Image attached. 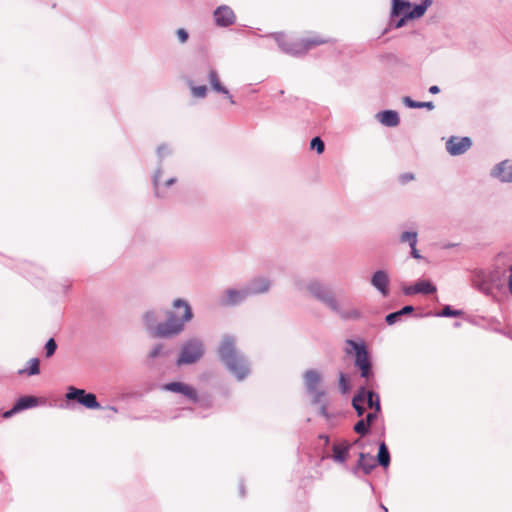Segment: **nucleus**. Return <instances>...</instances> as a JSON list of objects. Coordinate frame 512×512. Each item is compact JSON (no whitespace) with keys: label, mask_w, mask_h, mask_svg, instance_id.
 I'll return each instance as SVG.
<instances>
[{"label":"nucleus","mask_w":512,"mask_h":512,"mask_svg":"<svg viewBox=\"0 0 512 512\" xmlns=\"http://www.w3.org/2000/svg\"><path fill=\"white\" fill-rule=\"evenodd\" d=\"M403 103L405 106L409 108H426L428 110H433L435 108L434 103L431 101L428 102H418L412 100L410 97L405 96L403 97Z\"/></svg>","instance_id":"obj_28"},{"label":"nucleus","mask_w":512,"mask_h":512,"mask_svg":"<svg viewBox=\"0 0 512 512\" xmlns=\"http://www.w3.org/2000/svg\"><path fill=\"white\" fill-rule=\"evenodd\" d=\"M214 17L217 25L222 27L229 26L235 21L233 10L226 5L219 6L214 12Z\"/></svg>","instance_id":"obj_18"},{"label":"nucleus","mask_w":512,"mask_h":512,"mask_svg":"<svg viewBox=\"0 0 512 512\" xmlns=\"http://www.w3.org/2000/svg\"><path fill=\"white\" fill-rule=\"evenodd\" d=\"M172 307L182 310L180 317L171 311H166L167 321L160 322L163 313L159 309H151L142 315V321L148 333L154 338H171L179 335L185 329V324L193 318V311L188 301L177 298L172 302Z\"/></svg>","instance_id":"obj_1"},{"label":"nucleus","mask_w":512,"mask_h":512,"mask_svg":"<svg viewBox=\"0 0 512 512\" xmlns=\"http://www.w3.org/2000/svg\"><path fill=\"white\" fill-rule=\"evenodd\" d=\"M39 363H40V361L38 358H31L28 361V368L19 370V374H27L29 376L39 374V372H40Z\"/></svg>","instance_id":"obj_31"},{"label":"nucleus","mask_w":512,"mask_h":512,"mask_svg":"<svg viewBox=\"0 0 512 512\" xmlns=\"http://www.w3.org/2000/svg\"><path fill=\"white\" fill-rule=\"evenodd\" d=\"M38 399L35 396L20 397L14 404L18 412L37 406Z\"/></svg>","instance_id":"obj_23"},{"label":"nucleus","mask_w":512,"mask_h":512,"mask_svg":"<svg viewBox=\"0 0 512 512\" xmlns=\"http://www.w3.org/2000/svg\"><path fill=\"white\" fill-rule=\"evenodd\" d=\"M429 92H430L431 94H437V93H439V92H440V89H439V87H438V86L433 85V86H431V87L429 88Z\"/></svg>","instance_id":"obj_49"},{"label":"nucleus","mask_w":512,"mask_h":512,"mask_svg":"<svg viewBox=\"0 0 512 512\" xmlns=\"http://www.w3.org/2000/svg\"><path fill=\"white\" fill-rule=\"evenodd\" d=\"M317 405H319V414L325 418L328 417V412H327V405H328V402L326 400L325 397L321 398V402L318 403Z\"/></svg>","instance_id":"obj_40"},{"label":"nucleus","mask_w":512,"mask_h":512,"mask_svg":"<svg viewBox=\"0 0 512 512\" xmlns=\"http://www.w3.org/2000/svg\"><path fill=\"white\" fill-rule=\"evenodd\" d=\"M366 399V388L364 386L360 387L357 390V393L354 395L352 399V406L357 412L359 417L363 416L365 412L364 403Z\"/></svg>","instance_id":"obj_21"},{"label":"nucleus","mask_w":512,"mask_h":512,"mask_svg":"<svg viewBox=\"0 0 512 512\" xmlns=\"http://www.w3.org/2000/svg\"><path fill=\"white\" fill-rule=\"evenodd\" d=\"M400 179H401L402 183H407L414 179V175L412 173H406V174L401 175Z\"/></svg>","instance_id":"obj_47"},{"label":"nucleus","mask_w":512,"mask_h":512,"mask_svg":"<svg viewBox=\"0 0 512 512\" xmlns=\"http://www.w3.org/2000/svg\"><path fill=\"white\" fill-rule=\"evenodd\" d=\"M473 287L485 295H492L493 289H502L505 285L504 274L498 270H477L472 276Z\"/></svg>","instance_id":"obj_4"},{"label":"nucleus","mask_w":512,"mask_h":512,"mask_svg":"<svg viewBox=\"0 0 512 512\" xmlns=\"http://www.w3.org/2000/svg\"><path fill=\"white\" fill-rule=\"evenodd\" d=\"M400 243H407L409 246L417 245L418 233L416 231H403L399 236Z\"/></svg>","instance_id":"obj_30"},{"label":"nucleus","mask_w":512,"mask_h":512,"mask_svg":"<svg viewBox=\"0 0 512 512\" xmlns=\"http://www.w3.org/2000/svg\"><path fill=\"white\" fill-rule=\"evenodd\" d=\"M248 297L245 285L241 288H228L222 292L218 303L222 307H234L245 302Z\"/></svg>","instance_id":"obj_10"},{"label":"nucleus","mask_w":512,"mask_h":512,"mask_svg":"<svg viewBox=\"0 0 512 512\" xmlns=\"http://www.w3.org/2000/svg\"><path fill=\"white\" fill-rule=\"evenodd\" d=\"M168 355V351H165L163 344L155 345L148 354V357L151 359H155L161 356Z\"/></svg>","instance_id":"obj_34"},{"label":"nucleus","mask_w":512,"mask_h":512,"mask_svg":"<svg viewBox=\"0 0 512 512\" xmlns=\"http://www.w3.org/2000/svg\"><path fill=\"white\" fill-rule=\"evenodd\" d=\"M377 462L380 466L386 468L390 464V453L385 442L379 444V450L377 454Z\"/></svg>","instance_id":"obj_25"},{"label":"nucleus","mask_w":512,"mask_h":512,"mask_svg":"<svg viewBox=\"0 0 512 512\" xmlns=\"http://www.w3.org/2000/svg\"><path fill=\"white\" fill-rule=\"evenodd\" d=\"M379 413L380 412H376V411L368 413L366 415V419H364L365 422L370 426L375 421V419L378 417Z\"/></svg>","instance_id":"obj_42"},{"label":"nucleus","mask_w":512,"mask_h":512,"mask_svg":"<svg viewBox=\"0 0 512 512\" xmlns=\"http://www.w3.org/2000/svg\"><path fill=\"white\" fill-rule=\"evenodd\" d=\"M207 78L210 83V87L214 92L225 95L231 104H235L232 95L229 93V90L221 83L219 74L214 68L208 67Z\"/></svg>","instance_id":"obj_17"},{"label":"nucleus","mask_w":512,"mask_h":512,"mask_svg":"<svg viewBox=\"0 0 512 512\" xmlns=\"http://www.w3.org/2000/svg\"><path fill=\"white\" fill-rule=\"evenodd\" d=\"M375 118L379 123L386 127H396L400 123L399 114L394 110H384L378 112Z\"/></svg>","instance_id":"obj_19"},{"label":"nucleus","mask_w":512,"mask_h":512,"mask_svg":"<svg viewBox=\"0 0 512 512\" xmlns=\"http://www.w3.org/2000/svg\"><path fill=\"white\" fill-rule=\"evenodd\" d=\"M162 388L169 392L181 394L193 402H196L198 399L197 391L192 386L183 382H170L163 385Z\"/></svg>","instance_id":"obj_15"},{"label":"nucleus","mask_w":512,"mask_h":512,"mask_svg":"<svg viewBox=\"0 0 512 512\" xmlns=\"http://www.w3.org/2000/svg\"><path fill=\"white\" fill-rule=\"evenodd\" d=\"M350 445L346 442L335 444L333 446V460L338 463H344L347 459Z\"/></svg>","instance_id":"obj_22"},{"label":"nucleus","mask_w":512,"mask_h":512,"mask_svg":"<svg viewBox=\"0 0 512 512\" xmlns=\"http://www.w3.org/2000/svg\"><path fill=\"white\" fill-rule=\"evenodd\" d=\"M410 6L408 1L392 0V17L399 15L404 8Z\"/></svg>","instance_id":"obj_32"},{"label":"nucleus","mask_w":512,"mask_h":512,"mask_svg":"<svg viewBox=\"0 0 512 512\" xmlns=\"http://www.w3.org/2000/svg\"><path fill=\"white\" fill-rule=\"evenodd\" d=\"M370 283L383 297L389 295L390 278L385 270L375 271L371 276Z\"/></svg>","instance_id":"obj_16"},{"label":"nucleus","mask_w":512,"mask_h":512,"mask_svg":"<svg viewBox=\"0 0 512 512\" xmlns=\"http://www.w3.org/2000/svg\"><path fill=\"white\" fill-rule=\"evenodd\" d=\"M204 343L199 338H191L182 344L177 365H188L199 361L204 355Z\"/></svg>","instance_id":"obj_7"},{"label":"nucleus","mask_w":512,"mask_h":512,"mask_svg":"<svg viewBox=\"0 0 512 512\" xmlns=\"http://www.w3.org/2000/svg\"><path fill=\"white\" fill-rule=\"evenodd\" d=\"M490 177L500 183H512V160L505 159L492 167Z\"/></svg>","instance_id":"obj_11"},{"label":"nucleus","mask_w":512,"mask_h":512,"mask_svg":"<svg viewBox=\"0 0 512 512\" xmlns=\"http://www.w3.org/2000/svg\"><path fill=\"white\" fill-rule=\"evenodd\" d=\"M65 398L67 401H76L87 409L101 408L95 394L87 393L84 389L76 388L74 386H69L67 388Z\"/></svg>","instance_id":"obj_8"},{"label":"nucleus","mask_w":512,"mask_h":512,"mask_svg":"<svg viewBox=\"0 0 512 512\" xmlns=\"http://www.w3.org/2000/svg\"><path fill=\"white\" fill-rule=\"evenodd\" d=\"M320 438H322V440H325L326 442H328V436H320Z\"/></svg>","instance_id":"obj_52"},{"label":"nucleus","mask_w":512,"mask_h":512,"mask_svg":"<svg viewBox=\"0 0 512 512\" xmlns=\"http://www.w3.org/2000/svg\"><path fill=\"white\" fill-rule=\"evenodd\" d=\"M403 292L405 295H412V294H417L416 292V288H415V284L414 285H411V286H407L403 289Z\"/></svg>","instance_id":"obj_45"},{"label":"nucleus","mask_w":512,"mask_h":512,"mask_svg":"<svg viewBox=\"0 0 512 512\" xmlns=\"http://www.w3.org/2000/svg\"><path fill=\"white\" fill-rule=\"evenodd\" d=\"M365 403L367 404L368 408L374 409L376 412L381 411L379 395L371 390L366 389Z\"/></svg>","instance_id":"obj_26"},{"label":"nucleus","mask_w":512,"mask_h":512,"mask_svg":"<svg viewBox=\"0 0 512 512\" xmlns=\"http://www.w3.org/2000/svg\"><path fill=\"white\" fill-rule=\"evenodd\" d=\"M57 349V344L53 338H50L45 344V355L47 358H50L54 355Z\"/></svg>","instance_id":"obj_36"},{"label":"nucleus","mask_w":512,"mask_h":512,"mask_svg":"<svg viewBox=\"0 0 512 512\" xmlns=\"http://www.w3.org/2000/svg\"><path fill=\"white\" fill-rule=\"evenodd\" d=\"M375 467H376V461L373 458V456H371L368 453H360L359 454V459H358V462H357V466H356L354 472L356 473V471L358 469H361L364 472V474L368 475V474L371 473V471Z\"/></svg>","instance_id":"obj_20"},{"label":"nucleus","mask_w":512,"mask_h":512,"mask_svg":"<svg viewBox=\"0 0 512 512\" xmlns=\"http://www.w3.org/2000/svg\"><path fill=\"white\" fill-rule=\"evenodd\" d=\"M158 158L157 169H165V159L172 154V149L167 144H161L156 150Z\"/></svg>","instance_id":"obj_24"},{"label":"nucleus","mask_w":512,"mask_h":512,"mask_svg":"<svg viewBox=\"0 0 512 512\" xmlns=\"http://www.w3.org/2000/svg\"><path fill=\"white\" fill-rule=\"evenodd\" d=\"M321 382V375L316 370H307L304 373V384L308 394L312 396V404L321 402V398L325 397L326 392L318 386Z\"/></svg>","instance_id":"obj_9"},{"label":"nucleus","mask_w":512,"mask_h":512,"mask_svg":"<svg viewBox=\"0 0 512 512\" xmlns=\"http://www.w3.org/2000/svg\"><path fill=\"white\" fill-rule=\"evenodd\" d=\"M472 146V140L469 137L451 136L446 142V150L452 156L464 154Z\"/></svg>","instance_id":"obj_13"},{"label":"nucleus","mask_w":512,"mask_h":512,"mask_svg":"<svg viewBox=\"0 0 512 512\" xmlns=\"http://www.w3.org/2000/svg\"><path fill=\"white\" fill-rule=\"evenodd\" d=\"M417 294L429 295L436 292V286L428 280H419L415 283Z\"/></svg>","instance_id":"obj_27"},{"label":"nucleus","mask_w":512,"mask_h":512,"mask_svg":"<svg viewBox=\"0 0 512 512\" xmlns=\"http://www.w3.org/2000/svg\"><path fill=\"white\" fill-rule=\"evenodd\" d=\"M218 356L228 371L238 380H244L250 374V363L236 348V337L225 334L218 347Z\"/></svg>","instance_id":"obj_3"},{"label":"nucleus","mask_w":512,"mask_h":512,"mask_svg":"<svg viewBox=\"0 0 512 512\" xmlns=\"http://www.w3.org/2000/svg\"><path fill=\"white\" fill-rule=\"evenodd\" d=\"M240 493L242 496H244V488L242 484L240 485Z\"/></svg>","instance_id":"obj_51"},{"label":"nucleus","mask_w":512,"mask_h":512,"mask_svg":"<svg viewBox=\"0 0 512 512\" xmlns=\"http://www.w3.org/2000/svg\"><path fill=\"white\" fill-rule=\"evenodd\" d=\"M401 316L411 314L414 311L413 306L407 305L404 306L402 309L398 310Z\"/></svg>","instance_id":"obj_44"},{"label":"nucleus","mask_w":512,"mask_h":512,"mask_svg":"<svg viewBox=\"0 0 512 512\" xmlns=\"http://www.w3.org/2000/svg\"><path fill=\"white\" fill-rule=\"evenodd\" d=\"M508 288H509V292L512 294V265L510 268V275L508 278Z\"/></svg>","instance_id":"obj_48"},{"label":"nucleus","mask_w":512,"mask_h":512,"mask_svg":"<svg viewBox=\"0 0 512 512\" xmlns=\"http://www.w3.org/2000/svg\"><path fill=\"white\" fill-rule=\"evenodd\" d=\"M347 345L351 347L348 353L354 352L355 359L354 365L360 370L361 377L369 380L373 377L372 363L369 358L367 348L364 343H358L354 340L348 339Z\"/></svg>","instance_id":"obj_6"},{"label":"nucleus","mask_w":512,"mask_h":512,"mask_svg":"<svg viewBox=\"0 0 512 512\" xmlns=\"http://www.w3.org/2000/svg\"><path fill=\"white\" fill-rule=\"evenodd\" d=\"M339 388L343 394L347 393L349 390L348 381L344 373H340L339 375Z\"/></svg>","instance_id":"obj_39"},{"label":"nucleus","mask_w":512,"mask_h":512,"mask_svg":"<svg viewBox=\"0 0 512 512\" xmlns=\"http://www.w3.org/2000/svg\"><path fill=\"white\" fill-rule=\"evenodd\" d=\"M369 425L365 422L364 419L359 420L354 425V431L358 434L365 435L368 433Z\"/></svg>","instance_id":"obj_37"},{"label":"nucleus","mask_w":512,"mask_h":512,"mask_svg":"<svg viewBox=\"0 0 512 512\" xmlns=\"http://www.w3.org/2000/svg\"><path fill=\"white\" fill-rule=\"evenodd\" d=\"M310 147L316 150L318 154H321L325 149V144L320 137H314L310 142Z\"/></svg>","instance_id":"obj_35"},{"label":"nucleus","mask_w":512,"mask_h":512,"mask_svg":"<svg viewBox=\"0 0 512 512\" xmlns=\"http://www.w3.org/2000/svg\"><path fill=\"white\" fill-rule=\"evenodd\" d=\"M191 94L194 98L203 99L207 96L208 88L205 85H195L193 81H188Z\"/></svg>","instance_id":"obj_29"},{"label":"nucleus","mask_w":512,"mask_h":512,"mask_svg":"<svg viewBox=\"0 0 512 512\" xmlns=\"http://www.w3.org/2000/svg\"><path fill=\"white\" fill-rule=\"evenodd\" d=\"M109 409H110L111 411H113V412H117V411H118V410H117V408H116L115 406H110V407H109Z\"/></svg>","instance_id":"obj_50"},{"label":"nucleus","mask_w":512,"mask_h":512,"mask_svg":"<svg viewBox=\"0 0 512 512\" xmlns=\"http://www.w3.org/2000/svg\"><path fill=\"white\" fill-rule=\"evenodd\" d=\"M417 245H413V246H409L411 248V252H410V255L411 257H413L414 259H422V255H420V253L418 252L417 248H416Z\"/></svg>","instance_id":"obj_43"},{"label":"nucleus","mask_w":512,"mask_h":512,"mask_svg":"<svg viewBox=\"0 0 512 512\" xmlns=\"http://www.w3.org/2000/svg\"><path fill=\"white\" fill-rule=\"evenodd\" d=\"M164 172L165 169H156L152 176L154 192L157 197H165L167 189L177 181V177L175 175H171L165 181H162L161 176Z\"/></svg>","instance_id":"obj_12"},{"label":"nucleus","mask_w":512,"mask_h":512,"mask_svg":"<svg viewBox=\"0 0 512 512\" xmlns=\"http://www.w3.org/2000/svg\"><path fill=\"white\" fill-rule=\"evenodd\" d=\"M293 285L297 291L310 294L344 321H356L362 318V313L359 309L350 303H340L334 293L317 279L305 280L296 278Z\"/></svg>","instance_id":"obj_2"},{"label":"nucleus","mask_w":512,"mask_h":512,"mask_svg":"<svg viewBox=\"0 0 512 512\" xmlns=\"http://www.w3.org/2000/svg\"><path fill=\"white\" fill-rule=\"evenodd\" d=\"M275 41L282 51L291 55H300L307 50L324 43L328 40L319 36L307 37L297 42H287L282 33L273 34Z\"/></svg>","instance_id":"obj_5"},{"label":"nucleus","mask_w":512,"mask_h":512,"mask_svg":"<svg viewBox=\"0 0 512 512\" xmlns=\"http://www.w3.org/2000/svg\"><path fill=\"white\" fill-rule=\"evenodd\" d=\"M272 282L268 277L258 276L251 279L246 285V290L249 297L268 292L271 288Z\"/></svg>","instance_id":"obj_14"},{"label":"nucleus","mask_w":512,"mask_h":512,"mask_svg":"<svg viewBox=\"0 0 512 512\" xmlns=\"http://www.w3.org/2000/svg\"><path fill=\"white\" fill-rule=\"evenodd\" d=\"M402 316L400 315L399 311L392 312L388 314L385 318L386 323L388 325H393L401 320Z\"/></svg>","instance_id":"obj_38"},{"label":"nucleus","mask_w":512,"mask_h":512,"mask_svg":"<svg viewBox=\"0 0 512 512\" xmlns=\"http://www.w3.org/2000/svg\"><path fill=\"white\" fill-rule=\"evenodd\" d=\"M463 314L462 310L452 309L449 305H446L441 312H438V317H458Z\"/></svg>","instance_id":"obj_33"},{"label":"nucleus","mask_w":512,"mask_h":512,"mask_svg":"<svg viewBox=\"0 0 512 512\" xmlns=\"http://www.w3.org/2000/svg\"><path fill=\"white\" fill-rule=\"evenodd\" d=\"M16 413H18V410L16 409V407L14 405L10 410L4 412L2 416H3V418H10L13 415H15Z\"/></svg>","instance_id":"obj_46"},{"label":"nucleus","mask_w":512,"mask_h":512,"mask_svg":"<svg viewBox=\"0 0 512 512\" xmlns=\"http://www.w3.org/2000/svg\"><path fill=\"white\" fill-rule=\"evenodd\" d=\"M176 35H177L178 40L180 41V43H185L188 40V38H189L188 32L185 29H183V28H179L176 31Z\"/></svg>","instance_id":"obj_41"}]
</instances>
